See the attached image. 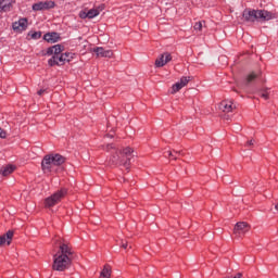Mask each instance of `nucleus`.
Returning <instances> with one entry per match:
<instances>
[{
    "label": "nucleus",
    "mask_w": 278,
    "mask_h": 278,
    "mask_svg": "<svg viewBox=\"0 0 278 278\" xmlns=\"http://www.w3.org/2000/svg\"><path fill=\"white\" fill-rule=\"evenodd\" d=\"M49 66H64L66 64V59L62 54L52 55L51 59L48 60Z\"/></svg>",
    "instance_id": "9"
},
{
    "label": "nucleus",
    "mask_w": 278,
    "mask_h": 278,
    "mask_svg": "<svg viewBox=\"0 0 278 278\" xmlns=\"http://www.w3.org/2000/svg\"><path fill=\"white\" fill-rule=\"evenodd\" d=\"M66 194H68V189L64 187L61 188L52 195L45 199V207H54V205H58V203H60V201H62Z\"/></svg>",
    "instance_id": "4"
},
{
    "label": "nucleus",
    "mask_w": 278,
    "mask_h": 278,
    "mask_svg": "<svg viewBox=\"0 0 278 278\" xmlns=\"http://www.w3.org/2000/svg\"><path fill=\"white\" fill-rule=\"evenodd\" d=\"M178 83L181 85L182 88H185V86H188V84L190 83V77L182 76Z\"/></svg>",
    "instance_id": "26"
},
{
    "label": "nucleus",
    "mask_w": 278,
    "mask_h": 278,
    "mask_svg": "<svg viewBox=\"0 0 278 278\" xmlns=\"http://www.w3.org/2000/svg\"><path fill=\"white\" fill-rule=\"evenodd\" d=\"M181 88H184V87L180 85L179 81L174 84L173 87H172V90H173L172 94H175V92H179V90H181Z\"/></svg>",
    "instance_id": "28"
},
{
    "label": "nucleus",
    "mask_w": 278,
    "mask_h": 278,
    "mask_svg": "<svg viewBox=\"0 0 278 278\" xmlns=\"http://www.w3.org/2000/svg\"><path fill=\"white\" fill-rule=\"evenodd\" d=\"M250 229H251V226L248 223L239 222L236 224L233 231L238 236H244V233H247V231H249Z\"/></svg>",
    "instance_id": "10"
},
{
    "label": "nucleus",
    "mask_w": 278,
    "mask_h": 278,
    "mask_svg": "<svg viewBox=\"0 0 278 278\" xmlns=\"http://www.w3.org/2000/svg\"><path fill=\"white\" fill-rule=\"evenodd\" d=\"M73 249L67 243L59 242V251L53 255L52 270L64 273L73 264Z\"/></svg>",
    "instance_id": "1"
},
{
    "label": "nucleus",
    "mask_w": 278,
    "mask_h": 278,
    "mask_svg": "<svg viewBox=\"0 0 278 278\" xmlns=\"http://www.w3.org/2000/svg\"><path fill=\"white\" fill-rule=\"evenodd\" d=\"M242 16L247 23H266L273 21V12L267 10L245 9Z\"/></svg>",
    "instance_id": "2"
},
{
    "label": "nucleus",
    "mask_w": 278,
    "mask_h": 278,
    "mask_svg": "<svg viewBox=\"0 0 278 278\" xmlns=\"http://www.w3.org/2000/svg\"><path fill=\"white\" fill-rule=\"evenodd\" d=\"M16 170V166L14 165H8L0 169V173L3 177H8V175H12V173Z\"/></svg>",
    "instance_id": "19"
},
{
    "label": "nucleus",
    "mask_w": 278,
    "mask_h": 278,
    "mask_svg": "<svg viewBox=\"0 0 278 278\" xmlns=\"http://www.w3.org/2000/svg\"><path fill=\"white\" fill-rule=\"evenodd\" d=\"M88 14V18H96V16H99V14H101V11H99V9H90L89 11H87Z\"/></svg>",
    "instance_id": "24"
},
{
    "label": "nucleus",
    "mask_w": 278,
    "mask_h": 278,
    "mask_svg": "<svg viewBox=\"0 0 278 278\" xmlns=\"http://www.w3.org/2000/svg\"><path fill=\"white\" fill-rule=\"evenodd\" d=\"M79 16L80 18H88V11H80Z\"/></svg>",
    "instance_id": "31"
},
{
    "label": "nucleus",
    "mask_w": 278,
    "mask_h": 278,
    "mask_svg": "<svg viewBox=\"0 0 278 278\" xmlns=\"http://www.w3.org/2000/svg\"><path fill=\"white\" fill-rule=\"evenodd\" d=\"M55 8V1L47 0V1H39L33 4L34 12H42L45 10H53Z\"/></svg>",
    "instance_id": "5"
},
{
    "label": "nucleus",
    "mask_w": 278,
    "mask_h": 278,
    "mask_svg": "<svg viewBox=\"0 0 278 278\" xmlns=\"http://www.w3.org/2000/svg\"><path fill=\"white\" fill-rule=\"evenodd\" d=\"M104 151H112V155L109 159L110 166H125V159L121 155V150L116 149L113 143H108Z\"/></svg>",
    "instance_id": "3"
},
{
    "label": "nucleus",
    "mask_w": 278,
    "mask_h": 278,
    "mask_svg": "<svg viewBox=\"0 0 278 278\" xmlns=\"http://www.w3.org/2000/svg\"><path fill=\"white\" fill-rule=\"evenodd\" d=\"M12 238H14V230H9L4 235L0 236V247H3V244H8V247H10L12 244Z\"/></svg>",
    "instance_id": "13"
},
{
    "label": "nucleus",
    "mask_w": 278,
    "mask_h": 278,
    "mask_svg": "<svg viewBox=\"0 0 278 278\" xmlns=\"http://www.w3.org/2000/svg\"><path fill=\"white\" fill-rule=\"evenodd\" d=\"M62 51H64V46L55 45V46L49 47L45 55H62Z\"/></svg>",
    "instance_id": "14"
},
{
    "label": "nucleus",
    "mask_w": 278,
    "mask_h": 278,
    "mask_svg": "<svg viewBox=\"0 0 278 278\" xmlns=\"http://www.w3.org/2000/svg\"><path fill=\"white\" fill-rule=\"evenodd\" d=\"M5 136H8V134L0 128V138H5Z\"/></svg>",
    "instance_id": "32"
},
{
    "label": "nucleus",
    "mask_w": 278,
    "mask_h": 278,
    "mask_svg": "<svg viewBox=\"0 0 278 278\" xmlns=\"http://www.w3.org/2000/svg\"><path fill=\"white\" fill-rule=\"evenodd\" d=\"M43 40L53 45L54 42H60L62 37L58 33H47L43 35Z\"/></svg>",
    "instance_id": "15"
},
{
    "label": "nucleus",
    "mask_w": 278,
    "mask_h": 278,
    "mask_svg": "<svg viewBox=\"0 0 278 278\" xmlns=\"http://www.w3.org/2000/svg\"><path fill=\"white\" fill-rule=\"evenodd\" d=\"M131 153H134V149L127 147L124 150H119V154L124 159V167L126 170H129V166L131 165Z\"/></svg>",
    "instance_id": "6"
},
{
    "label": "nucleus",
    "mask_w": 278,
    "mask_h": 278,
    "mask_svg": "<svg viewBox=\"0 0 278 278\" xmlns=\"http://www.w3.org/2000/svg\"><path fill=\"white\" fill-rule=\"evenodd\" d=\"M12 27L14 31H25L27 29V18H21L18 22H14Z\"/></svg>",
    "instance_id": "16"
},
{
    "label": "nucleus",
    "mask_w": 278,
    "mask_h": 278,
    "mask_svg": "<svg viewBox=\"0 0 278 278\" xmlns=\"http://www.w3.org/2000/svg\"><path fill=\"white\" fill-rule=\"evenodd\" d=\"M219 110L225 114H229V112H233V110H236V106L233 105V101L224 100L219 103Z\"/></svg>",
    "instance_id": "12"
},
{
    "label": "nucleus",
    "mask_w": 278,
    "mask_h": 278,
    "mask_svg": "<svg viewBox=\"0 0 278 278\" xmlns=\"http://www.w3.org/2000/svg\"><path fill=\"white\" fill-rule=\"evenodd\" d=\"M179 155H181V152H177V151L173 152L170 150H167L164 152V157H172V160H177Z\"/></svg>",
    "instance_id": "23"
},
{
    "label": "nucleus",
    "mask_w": 278,
    "mask_h": 278,
    "mask_svg": "<svg viewBox=\"0 0 278 278\" xmlns=\"http://www.w3.org/2000/svg\"><path fill=\"white\" fill-rule=\"evenodd\" d=\"M203 25H205V21L197 22L193 26V29H195V31H201L203 29Z\"/></svg>",
    "instance_id": "29"
},
{
    "label": "nucleus",
    "mask_w": 278,
    "mask_h": 278,
    "mask_svg": "<svg viewBox=\"0 0 278 278\" xmlns=\"http://www.w3.org/2000/svg\"><path fill=\"white\" fill-rule=\"evenodd\" d=\"M230 278H242V273H237L235 276H230Z\"/></svg>",
    "instance_id": "35"
},
{
    "label": "nucleus",
    "mask_w": 278,
    "mask_h": 278,
    "mask_svg": "<svg viewBox=\"0 0 278 278\" xmlns=\"http://www.w3.org/2000/svg\"><path fill=\"white\" fill-rule=\"evenodd\" d=\"M61 55H63V60H65V62H71L75 54L73 52H64L61 53Z\"/></svg>",
    "instance_id": "25"
},
{
    "label": "nucleus",
    "mask_w": 278,
    "mask_h": 278,
    "mask_svg": "<svg viewBox=\"0 0 278 278\" xmlns=\"http://www.w3.org/2000/svg\"><path fill=\"white\" fill-rule=\"evenodd\" d=\"M253 144H255V140L253 139L247 142V147H253Z\"/></svg>",
    "instance_id": "33"
},
{
    "label": "nucleus",
    "mask_w": 278,
    "mask_h": 278,
    "mask_svg": "<svg viewBox=\"0 0 278 278\" xmlns=\"http://www.w3.org/2000/svg\"><path fill=\"white\" fill-rule=\"evenodd\" d=\"M46 92H47L46 89H40L39 91H37V94H39V97H42V94Z\"/></svg>",
    "instance_id": "34"
},
{
    "label": "nucleus",
    "mask_w": 278,
    "mask_h": 278,
    "mask_svg": "<svg viewBox=\"0 0 278 278\" xmlns=\"http://www.w3.org/2000/svg\"><path fill=\"white\" fill-rule=\"evenodd\" d=\"M172 60L173 55H170V52H165L155 60V67L162 68L163 66H166V64H168V62Z\"/></svg>",
    "instance_id": "7"
},
{
    "label": "nucleus",
    "mask_w": 278,
    "mask_h": 278,
    "mask_svg": "<svg viewBox=\"0 0 278 278\" xmlns=\"http://www.w3.org/2000/svg\"><path fill=\"white\" fill-rule=\"evenodd\" d=\"M112 277V268H110V265H105L100 274V278H110Z\"/></svg>",
    "instance_id": "22"
},
{
    "label": "nucleus",
    "mask_w": 278,
    "mask_h": 278,
    "mask_svg": "<svg viewBox=\"0 0 278 278\" xmlns=\"http://www.w3.org/2000/svg\"><path fill=\"white\" fill-rule=\"evenodd\" d=\"M54 166H62L66 162V157L62 154H50Z\"/></svg>",
    "instance_id": "17"
},
{
    "label": "nucleus",
    "mask_w": 278,
    "mask_h": 278,
    "mask_svg": "<svg viewBox=\"0 0 278 278\" xmlns=\"http://www.w3.org/2000/svg\"><path fill=\"white\" fill-rule=\"evenodd\" d=\"M258 94H260V97H262V99H264L265 101H268V99H269L268 89L261 90Z\"/></svg>",
    "instance_id": "27"
},
{
    "label": "nucleus",
    "mask_w": 278,
    "mask_h": 278,
    "mask_svg": "<svg viewBox=\"0 0 278 278\" xmlns=\"http://www.w3.org/2000/svg\"><path fill=\"white\" fill-rule=\"evenodd\" d=\"M93 53H96L97 58H113L114 51L105 50L103 47L93 48Z\"/></svg>",
    "instance_id": "11"
},
{
    "label": "nucleus",
    "mask_w": 278,
    "mask_h": 278,
    "mask_svg": "<svg viewBox=\"0 0 278 278\" xmlns=\"http://www.w3.org/2000/svg\"><path fill=\"white\" fill-rule=\"evenodd\" d=\"M40 38H42V31H33L30 30L27 34V40H40Z\"/></svg>",
    "instance_id": "21"
},
{
    "label": "nucleus",
    "mask_w": 278,
    "mask_h": 278,
    "mask_svg": "<svg viewBox=\"0 0 278 278\" xmlns=\"http://www.w3.org/2000/svg\"><path fill=\"white\" fill-rule=\"evenodd\" d=\"M260 75H262V73H255V72H252L250 73L247 78H245V86H249V84H253L254 80L257 79V77H260Z\"/></svg>",
    "instance_id": "20"
},
{
    "label": "nucleus",
    "mask_w": 278,
    "mask_h": 278,
    "mask_svg": "<svg viewBox=\"0 0 278 278\" xmlns=\"http://www.w3.org/2000/svg\"><path fill=\"white\" fill-rule=\"evenodd\" d=\"M12 9V0H0V12H10Z\"/></svg>",
    "instance_id": "18"
},
{
    "label": "nucleus",
    "mask_w": 278,
    "mask_h": 278,
    "mask_svg": "<svg viewBox=\"0 0 278 278\" xmlns=\"http://www.w3.org/2000/svg\"><path fill=\"white\" fill-rule=\"evenodd\" d=\"M53 166H55V164L53 163V157L51 154L46 155L41 162L43 173H51Z\"/></svg>",
    "instance_id": "8"
},
{
    "label": "nucleus",
    "mask_w": 278,
    "mask_h": 278,
    "mask_svg": "<svg viewBox=\"0 0 278 278\" xmlns=\"http://www.w3.org/2000/svg\"><path fill=\"white\" fill-rule=\"evenodd\" d=\"M119 247H121L122 249H127V247H129V245H128V243H127L126 240H122L121 243H119Z\"/></svg>",
    "instance_id": "30"
}]
</instances>
